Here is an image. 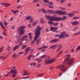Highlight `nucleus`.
<instances>
[{
	"label": "nucleus",
	"mask_w": 80,
	"mask_h": 80,
	"mask_svg": "<svg viewBox=\"0 0 80 80\" xmlns=\"http://www.w3.org/2000/svg\"><path fill=\"white\" fill-rule=\"evenodd\" d=\"M25 26H22L20 27L18 29V32L19 33V36L18 37V38L17 39V41L19 43H20L22 41H23L26 40V41H27V38H28V36H24L22 37V38H20L21 37V36L22 35H23L24 32H25Z\"/></svg>",
	"instance_id": "f257e3e1"
},
{
	"label": "nucleus",
	"mask_w": 80,
	"mask_h": 80,
	"mask_svg": "<svg viewBox=\"0 0 80 80\" xmlns=\"http://www.w3.org/2000/svg\"><path fill=\"white\" fill-rule=\"evenodd\" d=\"M41 30L42 29H41V28H40V27L39 26H38L37 27V28L35 30L36 32L35 36L34 37V40L31 43V44H33L34 43V42H35L37 40V39L38 38V37H40V35L41 33L40 32H41Z\"/></svg>",
	"instance_id": "f03ea898"
},
{
	"label": "nucleus",
	"mask_w": 80,
	"mask_h": 80,
	"mask_svg": "<svg viewBox=\"0 0 80 80\" xmlns=\"http://www.w3.org/2000/svg\"><path fill=\"white\" fill-rule=\"evenodd\" d=\"M18 72L17 70L15 69V67H14L12 68V69L7 74L5 75V77H7L8 76H9L10 73H12V77L14 78V77H15L16 74H17Z\"/></svg>",
	"instance_id": "7ed1b4c3"
},
{
	"label": "nucleus",
	"mask_w": 80,
	"mask_h": 80,
	"mask_svg": "<svg viewBox=\"0 0 80 80\" xmlns=\"http://www.w3.org/2000/svg\"><path fill=\"white\" fill-rule=\"evenodd\" d=\"M67 19V17L65 16H64L62 18H59L58 17H55L53 16H52L51 17V19L50 20L52 21H58L60 20H65Z\"/></svg>",
	"instance_id": "20e7f679"
},
{
	"label": "nucleus",
	"mask_w": 80,
	"mask_h": 80,
	"mask_svg": "<svg viewBox=\"0 0 80 80\" xmlns=\"http://www.w3.org/2000/svg\"><path fill=\"white\" fill-rule=\"evenodd\" d=\"M64 62H67V65L70 66L72 65L73 62H75V59L74 58H72L70 59L69 58H68L65 60Z\"/></svg>",
	"instance_id": "39448f33"
},
{
	"label": "nucleus",
	"mask_w": 80,
	"mask_h": 80,
	"mask_svg": "<svg viewBox=\"0 0 80 80\" xmlns=\"http://www.w3.org/2000/svg\"><path fill=\"white\" fill-rule=\"evenodd\" d=\"M56 68L57 69H59V68H61V71L62 72H65L66 70H67V67H65V65L63 64H61L60 66H58L56 67Z\"/></svg>",
	"instance_id": "423d86ee"
},
{
	"label": "nucleus",
	"mask_w": 80,
	"mask_h": 80,
	"mask_svg": "<svg viewBox=\"0 0 80 80\" xmlns=\"http://www.w3.org/2000/svg\"><path fill=\"white\" fill-rule=\"evenodd\" d=\"M56 58H55L51 60H47L45 62V65H47L48 64H49V63H53V62H56Z\"/></svg>",
	"instance_id": "0eeeda50"
},
{
	"label": "nucleus",
	"mask_w": 80,
	"mask_h": 80,
	"mask_svg": "<svg viewBox=\"0 0 80 80\" xmlns=\"http://www.w3.org/2000/svg\"><path fill=\"white\" fill-rule=\"evenodd\" d=\"M69 37V35L65 34V32H63L60 35V38H65V37Z\"/></svg>",
	"instance_id": "6e6552de"
},
{
	"label": "nucleus",
	"mask_w": 80,
	"mask_h": 80,
	"mask_svg": "<svg viewBox=\"0 0 80 80\" xmlns=\"http://www.w3.org/2000/svg\"><path fill=\"white\" fill-rule=\"evenodd\" d=\"M46 17V18H47V19H50V20L48 22V23H49V24H50V25H52V24H53V22H52L51 21H52V20H50L52 18V17H55V16H48L47 15H46L45 16ZM51 18V19H50ZM54 21H53V22H54Z\"/></svg>",
	"instance_id": "1a4fd4ad"
},
{
	"label": "nucleus",
	"mask_w": 80,
	"mask_h": 80,
	"mask_svg": "<svg viewBox=\"0 0 80 80\" xmlns=\"http://www.w3.org/2000/svg\"><path fill=\"white\" fill-rule=\"evenodd\" d=\"M55 12L59 15H66L67 13V12H65L60 11H56Z\"/></svg>",
	"instance_id": "9d476101"
},
{
	"label": "nucleus",
	"mask_w": 80,
	"mask_h": 80,
	"mask_svg": "<svg viewBox=\"0 0 80 80\" xmlns=\"http://www.w3.org/2000/svg\"><path fill=\"white\" fill-rule=\"evenodd\" d=\"M31 57H33V58H34V57H35V56L33 54H30L29 55L28 57V61H30V60H31Z\"/></svg>",
	"instance_id": "9b49d317"
},
{
	"label": "nucleus",
	"mask_w": 80,
	"mask_h": 80,
	"mask_svg": "<svg viewBox=\"0 0 80 80\" xmlns=\"http://www.w3.org/2000/svg\"><path fill=\"white\" fill-rule=\"evenodd\" d=\"M59 41V40L58 39H54L51 40V41L49 42L50 43H55V42H57Z\"/></svg>",
	"instance_id": "f8f14e48"
},
{
	"label": "nucleus",
	"mask_w": 80,
	"mask_h": 80,
	"mask_svg": "<svg viewBox=\"0 0 80 80\" xmlns=\"http://www.w3.org/2000/svg\"><path fill=\"white\" fill-rule=\"evenodd\" d=\"M71 23L72 25H78L80 24L79 22L77 21H74L73 22H71Z\"/></svg>",
	"instance_id": "ddd939ff"
},
{
	"label": "nucleus",
	"mask_w": 80,
	"mask_h": 80,
	"mask_svg": "<svg viewBox=\"0 0 80 80\" xmlns=\"http://www.w3.org/2000/svg\"><path fill=\"white\" fill-rule=\"evenodd\" d=\"M30 51V48H27L25 49V53L24 55H26L27 54V52H28L29 51Z\"/></svg>",
	"instance_id": "4468645a"
},
{
	"label": "nucleus",
	"mask_w": 80,
	"mask_h": 80,
	"mask_svg": "<svg viewBox=\"0 0 80 80\" xmlns=\"http://www.w3.org/2000/svg\"><path fill=\"white\" fill-rule=\"evenodd\" d=\"M20 45H22V43H20V44H19V45H17L15 46L13 48V50H14V51H15V50H17V49H18V48L19 47H20Z\"/></svg>",
	"instance_id": "2eb2a0df"
},
{
	"label": "nucleus",
	"mask_w": 80,
	"mask_h": 80,
	"mask_svg": "<svg viewBox=\"0 0 80 80\" xmlns=\"http://www.w3.org/2000/svg\"><path fill=\"white\" fill-rule=\"evenodd\" d=\"M58 47V46H57V45H54L49 48V49H50L51 48H52V49H55V48H56Z\"/></svg>",
	"instance_id": "dca6fc26"
},
{
	"label": "nucleus",
	"mask_w": 80,
	"mask_h": 80,
	"mask_svg": "<svg viewBox=\"0 0 80 80\" xmlns=\"http://www.w3.org/2000/svg\"><path fill=\"white\" fill-rule=\"evenodd\" d=\"M58 29V28H57L52 27L51 28L50 30L51 31H53V30H54L53 31V32H55Z\"/></svg>",
	"instance_id": "f3484780"
},
{
	"label": "nucleus",
	"mask_w": 80,
	"mask_h": 80,
	"mask_svg": "<svg viewBox=\"0 0 80 80\" xmlns=\"http://www.w3.org/2000/svg\"><path fill=\"white\" fill-rule=\"evenodd\" d=\"M20 56L19 55H17L15 53L12 56V58H18Z\"/></svg>",
	"instance_id": "a211bd4d"
},
{
	"label": "nucleus",
	"mask_w": 80,
	"mask_h": 80,
	"mask_svg": "<svg viewBox=\"0 0 80 80\" xmlns=\"http://www.w3.org/2000/svg\"><path fill=\"white\" fill-rule=\"evenodd\" d=\"M0 25L4 30H5V28L3 25V22H0Z\"/></svg>",
	"instance_id": "6ab92c4d"
},
{
	"label": "nucleus",
	"mask_w": 80,
	"mask_h": 80,
	"mask_svg": "<svg viewBox=\"0 0 80 80\" xmlns=\"http://www.w3.org/2000/svg\"><path fill=\"white\" fill-rule=\"evenodd\" d=\"M28 35L29 36V40H31V39H32V33L31 32L29 33L28 34Z\"/></svg>",
	"instance_id": "aec40b11"
},
{
	"label": "nucleus",
	"mask_w": 80,
	"mask_h": 80,
	"mask_svg": "<svg viewBox=\"0 0 80 80\" xmlns=\"http://www.w3.org/2000/svg\"><path fill=\"white\" fill-rule=\"evenodd\" d=\"M28 75V72L27 71H25L24 72L23 76H26Z\"/></svg>",
	"instance_id": "412c9836"
},
{
	"label": "nucleus",
	"mask_w": 80,
	"mask_h": 80,
	"mask_svg": "<svg viewBox=\"0 0 80 80\" xmlns=\"http://www.w3.org/2000/svg\"><path fill=\"white\" fill-rule=\"evenodd\" d=\"M47 55H44L43 56H40V58L41 59H43V58H45L46 57H47Z\"/></svg>",
	"instance_id": "4be33fe9"
},
{
	"label": "nucleus",
	"mask_w": 80,
	"mask_h": 80,
	"mask_svg": "<svg viewBox=\"0 0 80 80\" xmlns=\"http://www.w3.org/2000/svg\"><path fill=\"white\" fill-rule=\"evenodd\" d=\"M63 51H60L58 53V55H57L56 57H59L60 55H61L62 53H63Z\"/></svg>",
	"instance_id": "5701e85b"
},
{
	"label": "nucleus",
	"mask_w": 80,
	"mask_h": 80,
	"mask_svg": "<svg viewBox=\"0 0 80 80\" xmlns=\"http://www.w3.org/2000/svg\"><path fill=\"white\" fill-rule=\"evenodd\" d=\"M8 55H7L6 56H5V57H3V56H1V57H0V58H2V59H6V58H7L8 57Z\"/></svg>",
	"instance_id": "b1692460"
},
{
	"label": "nucleus",
	"mask_w": 80,
	"mask_h": 80,
	"mask_svg": "<svg viewBox=\"0 0 80 80\" xmlns=\"http://www.w3.org/2000/svg\"><path fill=\"white\" fill-rule=\"evenodd\" d=\"M75 14L74 13H68V15L69 16V17H73V15H74Z\"/></svg>",
	"instance_id": "393cba45"
},
{
	"label": "nucleus",
	"mask_w": 80,
	"mask_h": 80,
	"mask_svg": "<svg viewBox=\"0 0 80 80\" xmlns=\"http://www.w3.org/2000/svg\"><path fill=\"white\" fill-rule=\"evenodd\" d=\"M79 30V28L76 27L74 28L73 31V32H75V31H77V30Z\"/></svg>",
	"instance_id": "a878e982"
},
{
	"label": "nucleus",
	"mask_w": 80,
	"mask_h": 80,
	"mask_svg": "<svg viewBox=\"0 0 80 80\" xmlns=\"http://www.w3.org/2000/svg\"><path fill=\"white\" fill-rule=\"evenodd\" d=\"M48 11L49 12L48 13H54V11L51 10H48Z\"/></svg>",
	"instance_id": "bb28decb"
},
{
	"label": "nucleus",
	"mask_w": 80,
	"mask_h": 80,
	"mask_svg": "<svg viewBox=\"0 0 80 80\" xmlns=\"http://www.w3.org/2000/svg\"><path fill=\"white\" fill-rule=\"evenodd\" d=\"M26 47H27V45H23L22 47H21V49L22 50H23V49H24V48H25Z\"/></svg>",
	"instance_id": "cd10ccee"
},
{
	"label": "nucleus",
	"mask_w": 80,
	"mask_h": 80,
	"mask_svg": "<svg viewBox=\"0 0 80 80\" xmlns=\"http://www.w3.org/2000/svg\"><path fill=\"white\" fill-rule=\"evenodd\" d=\"M33 22H34V19H33L32 18H31L30 22V23H33Z\"/></svg>",
	"instance_id": "c85d7f7f"
},
{
	"label": "nucleus",
	"mask_w": 80,
	"mask_h": 80,
	"mask_svg": "<svg viewBox=\"0 0 80 80\" xmlns=\"http://www.w3.org/2000/svg\"><path fill=\"white\" fill-rule=\"evenodd\" d=\"M10 5L9 4L6 3L4 4V6H5L6 7H8L10 6Z\"/></svg>",
	"instance_id": "c756f323"
},
{
	"label": "nucleus",
	"mask_w": 80,
	"mask_h": 80,
	"mask_svg": "<svg viewBox=\"0 0 80 80\" xmlns=\"http://www.w3.org/2000/svg\"><path fill=\"white\" fill-rule=\"evenodd\" d=\"M78 18H80L79 17H75L73 18V19L74 20H76L77 19H78Z\"/></svg>",
	"instance_id": "7c9ffc66"
},
{
	"label": "nucleus",
	"mask_w": 80,
	"mask_h": 80,
	"mask_svg": "<svg viewBox=\"0 0 80 80\" xmlns=\"http://www.w3.org/2000/svg\"><path fill=\"white\" fill-rule=\"evenodd\" d=\"M37 23H38V21H36L33 24H32L33 26H35V25H37Z\"/></svg>",
	"instance_id": "2f4dec72"
},
{
	"label": "nucleus",
	"mask_w": 80,
	"mask_h": 80,
	"mask_svg": "<svg viewBox=\"0 0 80 80\" xmlns=\"http://www.w3.org/2000/svg\"><path fill=\"white\" fill-rule=\"evenodd\" d=\"M26 20H30V17L28 16V17H26Z\"/></svg>",
	"instance_id": "473e14b6"
},
{
	"label": "nucleus",
	"mask_w": 80,
	"mask_h": 80,
	"mask_svg": "<svg viewBox=\"0 0 80 80\" xmlns=\"http://www.w3.org/2000/svg\"><path fill=\"white\" fill-rule=\"evenodd\" d=\"M80 34V32H78L77 33H76V34H74L73 35V36H76V35H78L79 34Z\"/></svg>",
	"instance_id": "72a5a7b5"
},
{
	"label": "nucleus",
	"mask_w": 80,
	"mask_h": 80,
	"mask_svg": "<svg viewBox=\"0 0 80 80\" xmlns=\"http://www.w3.org/2000/svg\"><path fill=\"white\" fill-rule=\"evenodd\" d=\"M42 49H43V46H42V47L38 48L37 50H42Z\"/></svg>",
	"instance_id": "f704fd0d"
},
{
	"label": "nucleus",
	"mask_w": 80,
	"mask_h": 80,
	"mask_svg": "<svg viewBox=\"0 0 80 80\" xmlns=\"http://www.w3.org/2000/svg\"><path fill=\"white\" fill-rule=\"evenodd\" d=\"M42 59H41V58H39L38 59V63H40V62H42Z\"/></svg>",
	"instance_id": "c9c22d12"
},
{
	"label": "nucleus",
	"mask_w": 80,
	"mask_h": 80,
	"mask_svg": "<svg viewBox=\"0 0 80 80\" xmlns=\"http://www.w3.org/2000/svg\"><path fill=\"white\" fill-rule=\"evenodd\" d=\"M29 78V77L27 76V77H25L22 78L21 79H27V78Z\"/></svg>",
	"instance_id": "e433bc0d"
},
{
	"label": "nucleus",
	"mask_w": 80,
	"mask_h": 80,
	"mask_svg": "<svg viewBox=\"0 0 80 80\" xmlns=\"http://www.w3.org/2000/svg\"><path fill=\"white\" fill-rule=\"evenodd\" d=\"M43 2H45V3H48L49 2V1L47 0H44Z\"/></svg>",
	"instance_id": "4c0bfd02"
},
{
	"label": "nucleus",
	"mask_w": 80,
	"mask_h": 80,
	"mask_svg": "<svg viewBox=\"0 0 80 80\" xmlns=\"http://www.w3.org/2000/svg\"><path fill=\"white\" fill-rule=\"evenodd\" d=\"M3 47H2V48H1L0 49V53H1L2 52V51H3Z\"/></svg>",
	"instance_id": "58836bf2"
},
{
	"label": "nucleus",
	"mask_w": 80,
	"mask_h": 80,
	"mask_svg": "<svg viewBox=\"0 0 80 80\" xmlns=\"http://www.w3.org/2000/svg\"><path fill=\"white\" fill-rule=\"evenodd\" d=\"M4 25L6 26V27H7V25H8V24L7 23V22H5V21H4Z\"/></svg>",
	"instance_id": "ea45409f"
},
{
	"label": "nucleus",
	"mask_w": 80,
	"mask_h": 80,
	"mask_svg": "<svg viewBox=\"0 0 80 80\" xmlns=\"http://www.w3.org/2000/svg\"><path fill=\"white\" fill-rule=\"evenodd\" d=\"M41 22L42 23H44V21H43V18H42L41 19Z\"/></svg>",
	"instance_id": "a19ab883"
},
{
	"label": "nucleus",
	"mask_w": 80,
	"mask_h": 80,
	"mask_svg": "<svg viewBox=\"0 0 80 80\" xmlns=\"http://www.w3.org/2000/svg\"><path fill=\"white\" fill-rule=\"evenodd\" d=\"M42 11L43 13H46L47 12L44 9H42Z\"/></svg>",
	"instance_id": "79ce46f5"
},
{
	"label": "nucleus",
	"mask_w": 80,
	"mask_h": 80,
	"mask_svg": "<svg viewBox=\"0 0 80 80\" xmlns=\"http://www.w3.org/2000/svg\"><path fill=\"white\" fill-rule=\"evenodd\" d=\"M43 75V74H40L38 75V76L40 77H42Z\"/></svg>",
	"instance_id": "37998d69"
},
{
	"label": "nucleus",
	"mask_w": 80,
	"mask_h": 80,
	"mask_svg": "<svg viewBox=\"0 0 80 80\" xmlns=\"http://www.w3.org/2000/svg\"><path fill=\"white\" fill-rule=\"evenodd\" d=\"M80 50V46H79L76 49V51L77 50Z\"/></svg>",
	"instance_id": "c03bdc74"
},
{
	"label": "nucleus",
	"mask_w": 80,
	"mask_h": 80,
	"mask_svg": "<svg viewBox=\"0 0 80 80\" xmlns=\"http://www.w3.org/2000/svg\"><path fill=\"white\" fill-rule=\"evenodd\" d=\"M58 25V23H54L53 25L54 26H57Z\"/></svg>",
	"instance_id": "a18cd8bd"
},
{
	"label": "nucleus",
	"mask_w": 80,
	"mask_h": 80,
	"mask_svg": "<svg viewBox=\"0 0 80 80\" xmlns=\"http://www.w3.org/2000/svg\"><path fill=\"white\" fill-rule=\"evenodd\" d=\"M24 53V52H20L18 53V55H22V54H23Z\"/></svg>",
	"instance_id": "49530a36"
},
{
	"label": "nucleus",
	"mask_w": 80,
	"mask_h": 80,
	"mask_svg": "<svg viewBox=\"0 0 80 80\" xmlns=\"http://www.w3.org/2000/svg\"><path fill=\"white\" fill-rule=\"evenodd\" d=\"M40 42V39H38L37 41V45H38V43Z\"/></svg>",
	"instance_id": "de8ad7c7"
},
{
	"label": "nucleus",
	"mask_w": 80,
	"mask_h": 80,
	"mask_svg": "<svg viewBox=\"0 0 80 80\" xmlns=\"http://www.w3.org/2000/svg\"><path fill=\"white\" fill-rule=\"evenodd\" d=\"M54 37H58V38H60V35H59L58 34H57V35L55 36Z\"/></svg>",
	"instance_id": "09e8293b"
},
{
	"label": "nucleus",
	"mask_w": 80,
	"mask_h": 80,
	"mask_svg": "<svg viewBox=\"0 0 80 80\" xmlns=\"http://www.w3.org/2000/svg\"><path fill=\"white\" fill-rule=\"evenodd\" d=\"M42 47L43 48V49H44L45 48H48V46H43V45L42 46Z\"/></svg>",
	"instance_id": "8fccbe9b"
},
{
	"label": "nucleus",
	"mask_w": 80,
	"mask_h": 80,
	"mask_svg": "<svg viewBox=\"0 0 80 80\" xmlns=\"http://www.w3.org/2000/svg\"><path fill=\"white\" fill-rule=\"evenodd\" d=\"M28 27L29 28H31L32 27V24H29L28 25Z\"/></svg>",
	"instance_id": "3c124183"
},
{
	"label": "nucleus",
	"mask_w": 80,
	"mask_h": 80,
	"mask_svg": "<svg viewBox=\"0 0 80 80\" xmlns=\"http://www.w3.org/2000/svg\"><path fill=\"white\" fill-rule=\"evenodd\" d=\"M40 53L38 52L35 56H34V57H37V56H38V55H39Z\"/></svg>",
	"instance_id": "603ef678"
},
{
	"label": "nucleus",
	"mask_w": 80,
	"mask_h": 80,
	"mask_svg": "<svg viewBox=\"0 0 80 80\" xmlns=\"http://www.w3.org/2000/svg\"><path fill=\"white\" fill-rule=\"evenodd\" d=\"M3 35H4L5 36H6L7 35V34H6V33H5V32H3Z\"/></svg>",
	"instance_id": "864d4df0"
},
{
	"label": "nucleus",
	"mask_w": 80,
	"mask_h": 80,
	"mask_svg": "<svg viewBox=\"0 0 80 80\" xmlns=\"http://www.w3.org/2000/svg\"><path fill=\"white\" fill-rule=\"evenodd\" d=\"M65 1H64V0H61V3H63L64 2H65Z\"/></svg>",
	"instance_id": "5fc2aeb1"
},
{
	"label": "nucleus",
	"mask_w": 80,
	"mask_h": 80,
	"mask_svg": "<svg viewBox=\"0 0 80 80\" xmlns=\"http://www.w3.org/2000/svg\"><path fill=\"white\" fill-rule=\"evenodd\" d=\"M49 4L50 5H53V3L52 2H50Z\"/></svg>",
	"instance_id": "6e6d98bb"
},
{
	"label": "nucleus",
	"mask_w": 80,
	"mask_h": 80,
	"mask_svg": "<svg viewBox=\"0 0 80 80\" xmlns=\"http://www.w3.org/2000/svg\"><path fill=\"white\" fill-rule=\"evenodd\" d=\"M40 66H41V64H39V65H38L37 66V67H38V68H39V67H40Z\"/></svg>",
	"instance_id": "4d7b16f0"
},
{
	"label": "nucleus",
	"mask_w": 80,
	"mask_h": 80,
	"mask_svg": "<svg viewBox=\"0 0 80 80\" xmlns=\"http://www.w3.org/2000/svg\"><path fill=\"white\" fill-rule=\"evenodd\" d=\"M10 47V46H8V48H7L6 50H8L9 51L10 50V48H9Z\"/></svg>",
	"instance_id": "13d9d810"
},
{
	"label": "nucleus",
	"mask_w": 80,
	"mask_h": 80,
	"mask_svg": "<svg viewBox=\"0 0 80 80\" xmlns=\"http://www.w3.org/2000/svg\"><path fill=\"white\" fill-rule=\"evenodd\" d=\"M61 49H60V48H58V50L57 51V52H58V51H60V50Z\"/></svg>",
	"instance_id": "bf43d9fd"
},
{
	"label": "nucleus",
	"mask_w": 80,
	"mask_h": 80,
	"mask_svg": "<svg viewBox=\"0 0 80 80\" xmlns=\"http://www.w3.org/2000/svg\"><path fill=\"white\" fill-rule=\"evenodd\" d=\"M70 56H71V55L70 54H68L67 55V57H70Z\"/></svg>",
	"instance_id": "052dcab7"
},
{
	"label": "nucleus",
	"mask_w": 80,
	"mask_h": 80,
	"mask_svg": "<svg viewBox=\"0 0 80 80\" xmlns=\"http://www.w3.org/2000/svg\"><path fill=\"white\" fill-rule=\"evenodd\" d=\"M62 47V45H60V46H59V48H60L61 49Z\"/></svg>",
	"instance_id": "680f3d73"
},
{
	"label": "nucleus",
	"mask_w": 80,
	"mask_h": 80,
	"mask_svg": "<svg viewBox=\"0 0 80 80\" xmlns=\"http://www.w3.org/2000/svg\"><path fill=\"white\" fill-rule=\"evenodd\" d=\"M74 50H74V49H72V50H71V52H72V53H73V52H74Z\"/></svg>",
	"instance_id": "e2e57ef3"
},
{
	"label": "nucleus",
	"mask_w": 80,
	"mask_h": 80,
	"mask_svg": "<svg viewBox=\"0 0 80 80\" xmlns=\"http://www.w3.org/2000/svg\"><path fill=\"white\" fill-rule=\"evenodd\" d=\"M13 13H17V11H13Z\"/></svg>",
	"instance_id": "0e129e2a"
},
{
	"label": "nucleus",
	"mask_w": 80,
	"mask_h": 80,
	"mask_svg": "<svg viewBox=\"0 0 80 80\" xmlns=\"http://www.w3.org/2000/svg\"><path fill=\"white\" fill-rule=\"evenodd\" d=\"M37 0H33V1H32V2H37Z\"/></svg>",
	"instance_id": "69168bd1"
},
{
	"label": "nucleus",
	"mask_w": 80,
	"mask_h": 80,
	"mask_svg": "<svg viewBox=\"0 0 80 80\" xmlns=\"http://www.w3.org/2000/svg\"><path fill=\"white\" fill-rule=\"evenodd\" d=\"M61 27H63V24L61 23Z\"/></svg>",
	"instance_id": "338daca9"
},
{
	"label": "nucleus",
	"mask_w": 80,
	"mask_h": 80,
	"mask_svg": "<svg viewBox=\"0 0 80 80\" xmlns=\"http://www.w3.org/2000/svg\"><path fill=\"white\" fill-rule=\"evenodd\" d=\"M45 51H46V50H42L41 51V52H45Z\"/></svg>",
	"instance_id": "774afa93"
}]
</instances>
